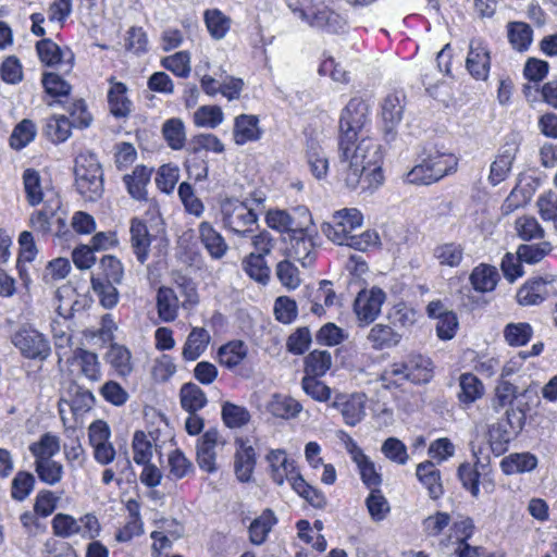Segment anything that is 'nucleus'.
Here are the masks:
<instances>
[{"instance_id":"obj_26","label":"nucleus","mask_w":557,"mask_h":557,"mask_svg":"<svg viewBox=\"0 0 557 557\" xmlns=\"http://www.w3.org/2000/svg\"><path fill=\"white\" fill-rule=\"evenodd\" d=\"M469 280L475 292L488 293L495 289L499 274L495 267L480 263L472 270Z\"/></svg>"},{"instance_id":"obj_11","label":"nucleus","mask_w":557,"mask_h":557,"mask_svg":"<svg viewBox=\"0 0 557 557\" xmlns=\"http://www.w3.org/2000/svg\"><path fill=\"white\" fill-rule=\"evenodd\" d=\"M386 294L380 287L361 290L355 299L354 311L363 324L372 323L381 313Z\"/></svg>"},{"instance_id":"obj_1","label":"nucleus","mask_w":557,"mask_h":557,"mask_svg":"<svg viewBox=\"0 0 557 557\" xmlns=\"http://www.w3.org/2000/svg\"><path fill=\"white\" fill-rule=\"evenodd\" d=\"M338 158L343 181L349 189L370 190L383 184V151L376 140L359 138L357 145H350L346 157L338 151Z\"/></svg>"},{"instance_id":"obj_60","label":"nucleus","mask_w":557,"mask_h":557,"mask_svg":"<svg viewBox=\"0 0 557 557\" xmlns=\"http://www.w3.org/2000/svg\"><path fill=\"white\" fill-rule=\"evenodd\" d=\"M51 333L58 354H60L62 349L71 348L73 343V329L71 322L61 321L60 319H52Z\"/></svg>"},{"instance_id":"obj_14","label":"nucleus","mask_w":557,"mask_h":557,"mask_svg":"<svg viewBox=\"0 0 557 557\" xmlns=\"http://www.w3.org/2000/svg\"><path fill=\"white\" fill-rule=\"evenodd\" d=\"M518 150L519 145L516 138L512 136L507 137L499 148L496 159L491 164L488 181L493 186L500 184L507 178Z\"/></svg>"},{"instance_id":"obj_61","label":"nucleus","mask_w":557,"mask_h":557,"mask_svg":"<svg viewBox=\"0 0 557 557\" xmlns=\"http://www.w3.org/2000/svg\"><path fill=\"white\" fill-rule=\"evenodd\" d=\"M366 505L374 521L384 520L391 510L389 504L380 488L371 490L366 499Z\"/></svg>"},{"instance_id":"obj_4","label":"nucleus","mask_w":557,"mask_h":557,"mask_svg":"<svg viewBox=\"0 0 557 557\" xmlns=\"http://www.w3.org/2000/svg\"><path fill=\"white\" fill-rule=\"evenodd\" d=\"M75 186L87 201H97L103 194V172L94 153H81L75 159Z\"/></svg>"},{"instance_id":"obj_25","label":"nucleus","mask_w":557,"mask_h":557,"mask_svg":"<svg viewBox=\"0 0 557 557\" xmlns=\"http://www.w3.org/2000/svg\"><path fill=\"white\" fill-rule=\"evenodd\" d=\"M432 255L441 267L458 268L465 258V246L457 242L442 243L434 247Z\"/></svg>"},{"instance_id":"obj_27","label":"nucleus","mask_w":557,"mask_h":557,"mask_svg":"<svg viewBox=\"0 0 557 557\" xmlns=\"http://www.w3.org/2000/svg\"><path fill=\"white\" fill-rule=\"evenodd\" d=\"M259 120L256 115L240 114L235 119L234 141L237 145H245L248 141L258 140L261 129L258 126Z\"/></svg>"},{"instance_id":"obj_8","label":"nucleus","mask_w":557,"mask_h":557,"mask_svg":"<svg viewBox=\"0 0 557 557\" xmlns=\"http://www.w3.org/2000/svg\"><path fill=\"white\" fill-rule=\"evenodd\" d=\"M552 276H533L518 289L516 298L521 306H537L556 292Z\"/></svg>"},{"instance_id":"obj_36","label":"nucleus","mask_w":557,"mask_h":557,"mask_svg":"<svg viewBox=\"0 0 557 557\" xmlns=\"http://www.w3.org/2000/svg\"><path fill=\"white\" fill-rule=\"evenodd\" d=\"M157 308L159 318L163 322H172L178 312V298L170 287H160L157 293Z\"/></svg>"},{"instance_id":"obj_64","label":"nucleus","mask_w":557,"mask_h":557,"mask_svg":"<svg viewBox=\"0 0 557 557\" xmlns=\"http://www.w3.org/2000/svg\"><path fill=\"white\" fill-rule=\"evenodd\" d=\"M161 64L178 77H187L190 73V55L187 51H180L162 59Z\"/></svg>"},{"instance_id":"obj_59","label":"nucleus","mask_w":557,"mask_h":557,"mask_svg":"<svg viewBox=\"0 0 557 557\" xmlns=\"http://www.w3.org/2000/svg\"><path fill=\"white\" fill-rule=\"evenodd\" d=\"M550 250L552 246L547 242L532 245L522 244L518 247L517 255L520 261L528 264H535L542 261Z\"/></svg>"},{"instance_id":"obj_18","label":"nucleus","mask_w":557,"mask_h":557,"mask_svg":"<svg viewBox=\"0 0 557 557\" xmlns=\"http://www.w3.org/2000/svg\"><path fill=\"white\" fill-rule=\"evenodd\" d=\"M108 104L111 114L116 119L127 117L133 111V102L127 97V86L116 82L114 77L109 78Z\"/></svg>"},{"instance_id":"obj_54","label":"nucleus","mask_w":557,"mask_h":557,"mask_svg":"<svg viewBox=\"0 0 557 557\" xmlns=\"http://www.w3.org/2000/svg\"><path fill=\"white\" fill-rule=\"evenodd\" d=\"M221 416L226 426L237 429L246 425L250 420L249 411L230 401L222 405Z\"/></svg>"},{"instance_id":"obj_3","label":"nucleus","mask_w":557,"mask_h":557,"mask_svg":"<svg viewBox=\"0 0 557 557\" xmlns=\"http://www.w3.org/2000/svg\"><path fill=\"white\" fill-rule=\"evenodd\" d=\"M369 104L354 97L342 110L339 117L338 151L346 157L350 145L356 144L369 123Z\"/></svg>"},{"instance_id":"obj_30","label":"nucleus","mask_w":557,"mask_h":557,"mask_svg":"<svg viewBox=\"0 0 557 557\" xmlns=\"http://www.w3.org/2000/svg\"><path fill=\"white\" fill-rule=\"evenodd\" d=\"M537 457L531 453H512L500 461L505 474L531 472L537 467Z\"/></svg>"},{"instance_id":"obj_42","label":"nucleus","mask_w":557,"mask_h":557,"mask_svg":"<svg viewBox=\"0 0 557 557\" xmlns=\"http://www.w3.org/2000/svg\"><path fill=\"white\" fill-rule=\"evenodd\" d=\"M34 468L38 479L50 486L60 483L64 474L62 463L54 459L34 460Z\"/></svg>"},{"instance_id":"obj_48","label":"nucleus","mask_w":557,"mask_h":557,"mask_svg":"<svg viewBox=\"0 0 557 557\" xmlns=\"http://www.w3.org/2000/svg\"><path fill=\"white\" fill-rule=\"evenodd\" d=\"M332 366V356L329 350H313L305 358L306 374L322 376Z\"/></svg>"},{"instance_id":"obj_10","label":"nucleus","mask_w":557,"mask_h":557,"mask_svg":"<svg viewBox=\"0 0 557 557\" xmlns=\"http://www.w3.org/2000/svg\"><path fill=\"white\" fill-rule=\"evenodd\" d=\"M281 468L286 472V481L300 497L305 498L314 508L322 509L326 506L325 495L320 490L308 484L302 475L296 472L294 462L284 459L281 461Z\"/></svg>"},{"instance_id":"obj_2","label":"nucleus","mask_w":557,"mask_h":557,"mask_svg":"<svg viewBox=\"0 0 557 557\" xmlns=\"http://www.w3.org/2000/svg\"><path fill=\"white\" fill-rule=\"evenodd\" d=\"M312 216L305 205H296L281 209V253L309 267L314 257L313 244L308 235Z\"/></svg>"},{"instance_id":"obj_51","label":"nucleus","mask_w":557,"mask_h":557,"mask_svg":"<svg viewBox=\"0 0 557 557\" xmlns=\"http://www.w3.org/2000/svg\"><path fill=\"white\" fill-rule=\"evenodd\" d=\"M533 335L532 326L527 322L508 323L504 329V337L509 346L520 347L530 342Z\"/></svg>"},{"instance_id":"obj_13","label":"nucleus","mask_w":557,"mask_h":557,"mask_svg":"<svg viewBox=\"0 0 557 557\" xmlns=\"http://www.w3.org/2000/svg\"><path fill=\"white\" fill-rule=\"evenodd\" d=\"M286 4L295 17L311 27L320 29H322L323 25L326 23L327 14L333 11L323 2H314L313 0H286Z\"/></svg>"},{"instance_id":"obj_31","label":"nucleus","mask_w":557,"mask_h":557,"mask_svg":"<svg viewBox=\"0 0 557 557\" xmlns=\"http://www.w3.org/2000/svg\"><path fill=\"white\" fill-rule=\"evenodd\" d=\"M152 170L145 165H137L132 174H126L123 181L126 185L128 194L137 200L145 199L146 186L150 182Z\"/></svg>"},{"instance_id":"obj_40","label":"nucleus","mask_w":557,"mask_h":557,"mask_svg":"<svg viewBox=\"0 0 557 557\" xmlns=\"http://www.w3.org/2000/svg\"><path fill=\"white\" fill-rule=\"evenodd\" d=\"M23 188L29 206L35 207L44 201L41 176L35 169H26L22 174Z\"/></svg>"},{"instance_id":"obj_39","label":"nucleus","mask_w":557,"mask_h":557,"mask_svg":"<svg viewBox=\"0 0 557 557\" xmlns=\"http://www.w3.org/2000/svg\"><path fill=\"white\" fill-rule=\"evenodd\" d=\"M61 448L60 438L52 433H45L40 438L29 445V451L34 460H48L59 454Z\"/></svg>"},{"instance_id":"obj_34","label":"nucleus","mask_w":557,"mask_h":557,"mask_svg":"<svg viewBox=\"0 0 557 557\" xmlns=\"http://www.w3.org/2000/svg\"><path fill=\"white\" fill-rule=\"evenodd\" d=\"M248 347L242 341H231L222 345L218 350L219 362L232 370L239 366L247 357Z\"/></svg>"},{"instance_id":"obj_20","label":"nucleus","mask_w":557,"mask_h":557,"mask_svg":"<svg viewBox=\"0 0 557 557\" xmlns=\"http://www.w3.org/2000/svg\"><path fill=\"white\" fill-rule=\"evenodd\" d=\"M199 239L212 259H222L227 250L228 245L224 237L219 233L211 223L203 221L198 226Z\"/></svg>"},{"instance_id":"obj_63","label":"nucleus","mask_w":557,"mask_h":557,"mask_svg":"<svg viewBox=\"0 0 557 557\" xmlns=\"http://www.w3.org/2000/svg\"><path fill=\"white\" fill-rule=\"evenodd\" d=\"M223 121V112L216 106H202L194 113V122L199 127L215 128Z\"/></svg>"},{"instance_id":"obj_19","label":"nucleus","mask_w":557,"mask_h":557,"mask_svg":"<svg viewBox=\"0 0 557 557\" xmlns=\"http://www.w3.org/2000/svg\"><path fill=\"white\" fill-rule=\"evenodd\" d=\"M405 95L396 91L386 96L382 104L383 129L385 135H392L395 127L403 120L405 109L404 104Z\"/></svg>"},{"instance_id":"obj_22","label":"nucleus","mask_w":557,"mask_h":557,"mask_svg":"<svg viewBox=\"0 0 557 557\" xmlns=\"http://www.w3.org/2000/svg\"><path fill=\"white\" fill-rule=\"evenodd\" d=\"M484 395L482 381L472 373H462L459 376V392L457 398L460 406L466 409Z\"/></svg>"},{"instance_id":"obj_41","label":"nucleus","mask_w":557,"mask_h":557,"mask_svg":"<svg viewBox=\"0 0 557 557\" xmlns=\"http://www.w3.org/2000/svg\"><path fill=\"white\" fill-rule=\"evenodd\" d=\"M431 164V172L438 182L443 177L456 172L458 160L451 153L440 152L438 150L426 152Z\"/></svg>"},{"instance_id":"obj_46","label":"nucleus","mask_w":557,"mask_h":557,"mask_svg":"<svg viewBox=\"0 0 557 557\" xmlns=\"http://www.w3.org/2000/svg\"><path fill=\"white\" fill-rule=\"evenodd\" d=\"M115 285V283L104 281L100 275L91 276L92 290L98 296L100 304L107 309L117 305L119 292Z\"/></svg>"},{"instance_id":"obj_32","label":"nucleus","mask_w":557,"mask_h":557,"mask_svg":"<svg viewBox=\"0 0 557 557\" xmlns=\"http://www.w3.org/2000/svg\"><path fill=\"white\" fill-rule=\"evenodd\" d=\"M182 408L188 413H196L208 403L206 393L195 383H185L180 389Z\"/></svg>"},{"instance_id":"obj_38","label":"nucleus","mask_w":557,"mask_h":557,"mask_svg":"<svg viewBox=\"0 0 557 557\" xmlns=\"http://www.w3.org/2000/svg\"><path fill=\"white\" fill-rule=\"evenodd\" d=\"M488 435L491 448L496 456L504 454L508 448V444L517 437L503 419L491 425Z\"/></svg>"},{"instance_id":"obj_43","label":"nucleus","mask_w":557,"mask_h":557,"mask_svg":"<svg viewBox=\"0 0 557 557\" xmlns=\"http://www.w3.org/2000/svg\"><path fill=\"white\" fill-rule=\"evenodd\" d=\"M243 269L256 282L265 285L270 280V268L262 253L251 252L243 260Z\"/></svg>"},{"instance_id":"obj_16","label":"nucleus","mask_w":557,"mask_h":557,"mask_svg":"<svg viewBox=\"0 0 557 557\" xmlns=\"http://www.w3.org/2000/svg\"><path fill=\"white\" fill-rule=\"evenodd\" d=\"M466 67L475 79L485 81L487 78L491 57L487 46L481 39L470 41Z\"/></svg>"},{"instance_id":"obj_24","label":"nucleus","mask_w":557,"mask_h":557,"mask_svg":"<svg viewBox=\"0 0 557 557\" xmlns=\"http://www.w3.org/2000/svg\"><path fill=\"white\" fill-rule=\"evenodd\" d=\"M416 475L428 490L432 499H438L443 493L441 472L432 461H424L417 466Z\"/></svg>"},{"instance_id":"obj_44","label":"nucleus","mask_w":557,"mask_h":557,"mask_svg":"<svg viewBox=\"0 0 557 557\" xmlns=\"http://www.w3.org/2000/svg\"><path fill=\"white\" fill-rule=\"evenodd\" d=\"M162 135L171 149L181 150L186 141L184 122L177 117L166 120L162 125Z\"/></svg>"},{"instance_id":"obj_28","label":"nucleus","mask_w":557,"mask_h":557,"mask_svg":"<svg viewBox=\"0 0 557 557\" xmlns=\"http://www.w3.org/2000/svg\"><path fill=\"white\" fill-rule=\"evenodd\" d=\"M367 339L373 349L382 350L398 345L401 334L391 325L377 323L370 329Z\"/></svg>"},{"instance_id":"obj_56","label":"nucleus","mask_w":557,"mask_h":557,"mask_svg":"<svg viewBox=\"0 0 557 557\" xmlns=\"http://www.w3.org/2000/svg\"><path fill=\"white\" fill-rule=\"evenodd\" d=\"M515 230L517 235L524 242L533 239H542L545 235L544 228L541 226L536 218L523 215L516 220Z\"/></svg>"},{"instance_id":"obj_55","label":"nucleus","mask_w":557,"mask_h":557,"mask_svg":"<svg viewBox=\"0 0 557 557\" xmlns=\"http://www.w3.org/2000/svg\"><path fill=\"white\" fill-rule=\"evenodd\" d=\"M35 476L28 471H18L11 481V497L16 502L25 500L35 487Z\"/></svg>"},{"instance_id":"obj_7","label":"nucleus","mask_w":557,"mask_h":557,"mask_svg":"<svg viewBox=\"0 0 557 557\" xmlns=\"http://www.w3.org/2000/svg\"><path fill=\"white\" fill-rule=\"evenodd\" d=\"M12 343L27 359L44 361L51 354L50 342L46 335L30 326H23L15 332Z\"/></svg>"},{"instance_id":"obj_57","label":"nucleus","mask_w":557,"mask_h":557,"mask_svg":"<svg viewBox=\"0 0 557 557\" xmlns=\"http://www.w3.org/2000/svg\"><path fill=\"white\" fill-rule=\"evenodd\" d=\"M205 22L210 35L215 39H222L231 27V20L220 10H207Z\"/></svg>"},{"instance_id":"obj_35","label":"nucleus","mask_w":557,"mask_h":557,"mask_svg":"<svg viewBox=\"0 0 557 557\" xmlns=\"http://www.w3.org/2000/svg\"><path fill=\"white\" fill-rule=\"evenodd\" d=\"M106 357L119 376L125 377L133 372L132 354L125 346L112 344Z\"/></svg>"},{"instance_id":"obj_23","label":"nucleus","mask_w":557,"mask_h":557,"mask_svg":"<svg viewBox=\"0 0 557 557\" xmlns=\"http://www.w3.org/2000/svg\"><path fill=\"white\" fill-rule=\"evenodd\" d=\"M407 370V381L414 384L429 383L433 377V363L422 355H410L404 361Z\"/></svg>"},{"instance_id":"obj_21","label":"nucleus","mask_w":557,"mask_h":557,"mask_svg":"<svg viewBox=\"0 0 557 557\" xmlns=\"http://www.w3.org/2000/svg\"><path fill=\"white\" fill-rule=\"evenodd\" d=\"M339 410L345 423L349 426L357 425L366 416L364 400L362 395H351L350 397L337 398L333 405Z\"/></svg>"},{"instance_id":"obj_62","label":"nucleus","mask_w":557,"mask_h":557,"mask_svg":"<svg viewBox=\"0 0 557 557\" xmlns=\"http://www.w3.org/2000/svg\"><path fill=\"white\" fill-rule=\"evenodd\" d=\"M36 136V126L29 120H23L18 123L10 137L12 148L20 150L26 147Z\"/></svg>"},{"instance_id":"obj_29","label":"nucleus","mask_w":557,"mask_h":557,"mask_svg":"<svg viewBox=\"0 0 557 557\" xmlns=\"http://www.w3.org/2000/svg\"><path fill=\"white\" fill-rule=\"evenodd\" d=\"M210 334L203 327H194L184 344L182 356L186 361L197 360L207 349Z\"/></svg>"},{"instance_id":"obj_9","label":"nucleus","mask_w":557,"mask_h":557,"mask_svg":"<svg viewBox=\"0 0 557 557\" xmlns=\"http://www.w3.org/2000/svg\"><path fill=\"white\" fill-rule=\"evenodd\" d=\"M224 444L225 442L216 429L208 430L198 438L196 445L197 462L201 470L208 473H213L218 470V448L223 447Z\"/></svg>"},{"instance_id":"obj_53","label":"nucleus","mask_w":557,"mask_h":557,"mask_svg":"<svg viewBox=\"0 0 557 557\" xmlns=\"http://www.w3.org/2000/svg\"><path fill=\"white\" fill-rule=\"evenodd\" d=\"M275 522L276 518L271 510H265L260 517L255 519L249 527L251 543L262 544Z\"/></svg>"},{"instance_id":"obj_15","label":"nucleus","mask_w":557,"mask_h":557,"mask_svg":"<svg viewBox=\"0 0 557 557\" xmlns=\"http://www.w3.org/2000/svg\"><path fill=\"white\" fill-rule=\"evenodd\" d=\"M37 54L40 61L50 67L58 66L63 73L71 72L74 54L70 49H61L51 39H41L36 44Z\"/></svg>"},{"instance_id":"obj_5","label":"nucleus","mask_w":557,"mask_h":557,"mask_svg":"<svg viewBox=\"0 0 557 557\" xmlns=\"http://www.w3.org/2000/svg\"><path fill=\"white\" fill-rule=\"evenodd\" d=\"M224 228L240 238L251 237L258 227V218L252 209L238 199H226L221 203Z\"/></svg>"},{"instance_id":"obj_33","label":"nucleus","mask_w":557,"mask_h":557,"mask_svg":"<svg viewBox=\"0 0 557 557\" xmlns=\"http://www.w3.org/2000/svg\"><path fill=\"white\" fill-rule=\"evenodd\" d=\"M237 444L234 462L235 474L239 481L248 482L255 468V450L243 441H237Z\"/></svg>"},{"instance_id":"obj_47","label":"nucleus","mask_w":557,"mask_h":557,"mask_svg":"<svg viewBox=\"0 0 557 557\" xmlns=\"http://www.w3.org/2000/svg\"><path fill=\"white\" fill-rule=\"evenodd\" d=\"M72 127L67 116L53 115L47 121L45 134L52 143H63L71 136Z\"/></svg>"},{"instance_id":"obj_37","label":"nucleus","mask_w":557,"mask_h":557,"mask_svg":"<svg viewBox=\"0 0 557 557\" xmlns=\"http://www.w3.org/2000/svg\"><path fill=\"white\" fill-rule=\"evenodd\" d=\"M74 361L77 362L81 373L88 380L96 382L101 377V366L96 352L87 349L77 348L73 355Z\"/></svg>"},{"instance_id":"obj_6","label":"nucleus","mask_w":557,"mask_h":557,"mask_svg":"<svg viewBox=\"0 0 557 557\" xmlns=\"http://www.w3.org/2000/svg\"><path fill=\"white\" fill-rule=\"evenodd\" d=\"M363 222L361 212L356 208L343 209L333 214L332 222L322 224V232L332 242L345 245L360 228Z\"/></svg>"},{"instance_id":"obj_17","label":"nucleus","mask_w":557,"mask_h":557,"mask_svg":"<svg viewBox=\"0 0 557 557\" xmlns=\"http://www.w3.org/2000/svg\"><path fill=\"white\" fill-rule=\"evenodd\" d=\"M129 234L132 251L137 261L144 264L149 258L151 246V236L148 226L143 220L134 218L131 220Z\"/></svg>"},{"instance_id":"obj_12","label":"nucleus","mask_w":557,"mask_h":557,"mask_svg":"<svg viewBox=\"0 0 557 557\" xmlns=\"http://www.w3.org/2000/svg\"><path fill=\"white\" fill-rule=\"evenodd\" d=\"M286 4L295 17L311 27L320 29H322L323 25L326 23L327 14L333 11L323 2H314L313 0H286Z\"/></svg>"},{"instance_id":"obj_45","label":"nucleus","mask_w":557,"mask_h":557,"mask_svg":"<svg viewBox=\"0 0 557 557\" xmlns=\"http://www.w3.org/2000/svg\"><path fill=\"white\" fill-rule=\"evenodd\" d=\"M307 159L310 171L315 178L320 180L326 175L329 169L326 156L318 141L312 138L307 140Z\"/></svg>"},{"instance_id":"obj_50","label":"nucleus","mask_w":557,"mask_h":557,"mask_svg":"<svg viewBox=\"0 0 557 557\" xmlns=\"http://www.w3.org/2000/svg\"><path fill=\"white\" fill-rule=\"evenodd\" d=\"M405 182L414 185H431L436 183L426 152L421 156L420 162L416 164L406 175Z\"/></svg>"},{"instance_id":"obj_49","label":"nucleus","mask_w":557,"mask_h":557,"mask_svg":"<svg viewBox=\"0 0 557 557\" xmlns=\"http://www.w3.org/2000/svg\"><path fill=\"white\" fill-rule=\"evenodd\" d=\"M533 30L523 22H512L508 25V39L512 48L518 51H525L532 42Z\"/></svg>"},{"instance_id":"obj_58","label":"nucleus","mask_w":557,"mask_h":557,"mask_svg":"<svg viewBox=\"0 0 557 557\" xmlns=\"http://www.w3.org/2000/svg\"><path fill=\"white\" fill-rule=\"evenodd\" d=\"M99 274L104 281L121 284L124 278V265L120 259L112 255H106L100 259Z\"/></svg>"},{"instance_id":"obj_52","label":"nucleus","mask_w":557,"mask_h":557,"mask_svg":"<svg viewBox=\"0 0 557 557\" xmlns=\"http://www.w3.org/2000/svg\"><path fill=\"white\" fill-rule=\"evenodd\" d=\"M168 467L169 478L172 480H181L194 472L193 462L180 449H175L169 454Z\"/></svg>"}]
</instances>
